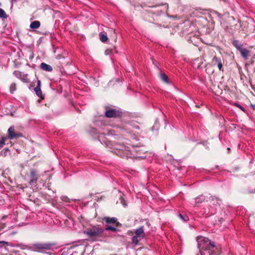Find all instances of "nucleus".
<instances>
[{"instance_id": "obj_1", "label": "nucleus", "mask_w": 255, "mask_h": 255, "mask_svg": "<svg viewBox=\"0 0 255 255\" xmlns=\"http://www.w3.org/2000/svg\"><path fill=\"white\" fill-rule=\"evenodd\" d=\"M198 248L200 250V253L197 255H214L216 250L214 242H211L208 238L202 236H198L196 239Z\"/></svg>"}, {"instance_id": "obj_2", "label": "nucleus", "mask_w": 255, "mask_h": 255, "mask_svg": "<svg viewBox=\"0 0 255 255\" xmlns=\"http://www.w3.org/2000/svg\"><path fill=\"white\" fill-rule=\"evenodd\" d=\"M104 230L99 226H94L84 232V233L89 237L92 240L96 241L98 238L103 236Z\"/></svg>"}, {"instance_id": "obj_3", "label": "nucleus", "mask_w": 255, "mask_h": 255, "mask_svg": "<svg viewBox=\"0 0 255 255\" xmlns=\"http://www.w3.org/2000/svg\"><path fill=\"white\" fill-rule=\"evenodd\" d=\"M210 204L209 205L210 208L205 209L204 213L208 216H210L215 214L216 209L220 206V202L221 200L216 197L211 196L209 198Z\"/></svg>"}, {"instance_id": "obj_4", "label": "nucleus", "mask_w": 255, "mask_h": 255, "mask_svg": "<svg viewBox=\"0 0 255 255\" xmlns=\"http://www.w3.org/2000/svg\"><path fill=\"white\" fill-rule=\"evenodd\" d=\"M55 246V244L54 243H36L33 244L32 248L36 251L43 252L45 251L52 250Z\"/></svg>"}, {"instance_id": "obj_5", "label": "nucleus", "mask_w": 255, "mask_h": 255, "mask_svg": "<svg viewBox=\"0 0 255 255\" xmlns=\"http://www.w3.org/2000/svg\"><path fill=\"white\" fill-rule=\"evenodd\" d=\"M122 114V112L119 110L109 107L105 108V115L107 118H119L121 117Z\"/></svg>"}, {"instance_id": "obj_6", "label": "nucleus", "mask_w": 255, "mask_h": 255, "mask_svg": "<svg viewBox=\"0 0 255 255\" xmlns=\"http://www.w3.org/2000/svg\"><path fill=\"white\" fill-rule=\"evenodd\" d=\"M119 151V155L122 158L128 157L129 156V147L124 144H120L117 145L116 147Z\"/></svg>"}, {"instance_id": "obj_7", "label": "nucleus", "mask_w": 255, "mask_h": 255, "mask_svg": "<svg viewBox=\"0 0 255 255\" xmlns=\"http://www.w3.org/2000/svg\"><path fill=\"white\" fill-rule=\"evenodd\" d=\"M119 151V155L122 158L128 157L129 156V147L124 144H120L117 145L116 147Z\"/></svg>"}, {"instance_id": "obj_8", "label": "nucleus", "mask_w": 255, "mask_h": 255, "mask_svg": "<svg viewBox=\"0 0 255 255\" xmlns=\"http://www.w3.org/2000/svg\"><path fill=\"white\" fill-rule=\"evenodd\" d=\"M20 136H22V134L15 132L14 127L11 126L8 128L7 136V139H13Z\"/></svg>"}, {"instance_id": "obj_9", "label": "nucleus", "mask_w": 255, "mask_h": 255, "mask_svg": "<svg viewBox=\"0 0 255 255\" xmlns=\"http://www.w3.org/2000/svg\"><path fill=\"white\" fill-rule=\"evenodd\" d=\"M30 183L31 184H35L36 183L38 178L39 177L38 171L35 169H31L30 172Z\"/></svg>"}, {"instance_id": "obj_10", "label": "nucleus", "mask_w": 255, "mask_h": 255, "mask_svg": "<svg viewBox=\"0 0 255 255\" xmlns=\"http://www.w3.org/2000/svg\"><path fill=\"white\" fill-rule=\"evenodd\" d=\"M13 74L16 78L20 79L22 81L25 83L29 82V79L27 77V75L22 74L18 71H14Z\"/></svg>"}, {"instance_id": "obj_11", "label": "nucleus", "mask_w": 255, "mask_h": 255, "mask_svg": "<svg viewBox=\"0 0 255 255\" xmlns=\"http://www.w3.org/2000/svg\"><path fill=\"white\" fill-rule=\"evenodd\" d=\"M135 236L140 238H143L145 236L143 227H140L135 231Z\"/></svg>"}, {"instance_id": "obj_12", "label": "nucleus", "mask_w": 255, "mask_h": 255, "mask_svg": "<svg viewBox=\"0 0 255 255\" xmlns=\"http://www.w3.org/2000/svg\"><path fill=\"white\" fill-rule=\"evenodd\" d=\"M194 200L195 201L193 205L194 206H197L199 204L202 203L206 200V197L201 195L195 198Z\"/></svg>"}, {"instance_id": "obj_13", "label": "nucleus", "mask_w": 255, "mask_h": 255, "mask_svg": "<svg viewBox=\"0 0 255 255\" xmlns=\"http://www.w3.org/2000/svg\"><path fill=\"white\" fill-rule=\"evenodd\" d=\"M239 51H240L242 56L245 60H247L248 58V57L249 55V52H250L248 50L243 47Z\"/></svg>"}, {"instance_id": "obj_14", "label": "nucleus", "mask_w": 255, "mask_h": 255, "mask_svg": "<svg viewBox=\"0 0 255 255\" xmlns=\"http://www.w3.org/2000/svg\"><path fill=\"white\" fill-rule=\"evenodd\" d=\"M40 66L41 69L46 71L51 72L53 70L52 67L50 65L45 63H42Z\"/></svg>"}, {"instance_id": "obj_15", "label": "nucleus", "mask_w": 255, "mask_h": 255, "mask_svg": "<svg viewBox=\"0 0 255 255\" xmlns=\"http://www.w3.org/2000/svg\"><path fill=\"white\" fill-rule=\"evenodd\" d=\"M103 220L105 222H106L107 223H108V224L115 223L117 221V218H116L115 217H113V218L105 217L103 219Z\"/></svg>"}, {"instance_id": "obj_16", "label": "nucleus", "mask_w": 255, "mask_h": 255, "mask_svg": "<svg viewBox=\"0 0 255 255\" xmlns=\"http://www.w3.org/2000/svg\"><path fill=\"white\" fill-rule=\"evenodd\" d=\"M233 45L239 50L240 51L243 47V45L239 40H234L232 42Z\"/></svg>"}, {"instance_id": "obj_17", "label": "nucleus", "mask_w": 255, "mask_h": 255, "mask_svg": "<svg viewBox=\"0 0 255 255\" xmlns=\"http://www.w3.org/2000/svg\"><path fill=\"white\" fill-rule=\"evenodd\" d=\"M40 23L39 21H34L30 25V27L32 29H37L39 27Z\"/></svg>"}, {"instance_id": "obj_18", "label": "nucleus", "mask_w": 255, "mask_h": 255, "mask_svg": "<svg viewBox=\"0 0 255 255\" xmlns=\"http://www.w3.org/2000/svg\"><path fill=\"white\" fill-rule=\"evenodd\" d=\"M99 36L100 40L103 42H105L108 40L107 35L104 32H100Z\"/></svg>"}, {"instance_id": "obj_19", "label": "nucleus", "mask_w": 255, "mask_h": 255, "mask_svg": "<svg viewBox=\"0 0 255 255\" xmlns=\"http://www.w3.org/2000/svg\"><path fill=\"white\" fill-rule=\"evenodd\" d=\"M34 91L36 94V95L40 97L41 98L43 99V97H42V93L41 90V88L40 87H35L34 88Z\"/></svg>"}, {"instance_id": "obj_20", "label": "nucleus", "mask_w": 255, "mask_h": 255, "mask_svg": "<svg viewBox=\"0 0 255 255\" xmlns=\"http://www.w3.org/2000/svg\"><path fill=\"white\" fill-rule=\"evenodd\" d=\"M143 238H140L138 237H137L136 236H134L132 238V242L133 244H135V245L137 244L138 242L141 241Z\"/></svg>"}, {"instance_id": "obj_21", "label": "nucleus", "mask_w": 255, "mask_h": 255, "mask_svg": "<svg viewBox=\"0 0 255 255\" xmlns=\"http://www.w3.org/2000/svg\"><path fill=\"white\" fill-rule=\"evenodd\" d=\"M221 61V59L218 58L216 56L214 57L212 61V64L213 66H216L217 65L218 62Z\"/></svg>"}, {"instance_id": "obj_22", "label": "nucleus", "mask_w": 255, "mask_h": 255, "mask_svg": "<svg viewBox=\"0 0 255 255\" xmlns=\"http://www.w3.org/2000/svg\"><path fill=\"white\" fill-rule=\"evenodd\" d=\"M160 78L163 81H164V82H165L166 83H168L169 81H168V77L165 74H164V73L161 74Z\"/></svg>"}, {"instance_id": "obj_23", "label": "nucleus", "mask_w": 255, "mask_h": 255, "mask_svg": "<svg viewBox=\"0 0 255 255\" xmlns=\"http://www.w3.org/2000/svg\"><path fill=\"white\" fill-rule=\"evenodd\" d=\"M7 15L4 10L0 8V18H6Z\"/></svg>"}, {"instance_id": "obj_24", "label": "nucleus", "mask_w": 255, "mask_h": 255, "mask_svg": "<svg viewBox=\"0 0 255 255\" xmlns=\"http://www.w3.org/2000/svg\"><path fill=\"white\" fill-rule=\"evenodd\" d=\"M9 153V150L7 148H5L0 152V155L3 157L6 156Z\"/></svg>"}, {"instance_id": "obj_25", "label": "nucleus", "mask_w": 255, "mask_h": 255, "mask_svg": "<svg viewBox=\"0 0 255 255\" xmlns=\"http://www.w3.org/2000/svg\"><path fill=\"white\" fill-rule=\"evenodd\" d=\"M210 15L212 16H217L219 18H221L222 17V15L221 14H220L218 12L212 10L211 11Z\"/></svg>"}, {"instance_id": "obj_26", "label": "nucleus", "mask_w": 255, "mask_h": 255, "mask_svg": "<svg viewBox=\"0 0 255 255\" xmlns=\"http://www.w3.org/2000/svg\"><path fill=\"white\" fill-rule=\"evenodd\" d=\"M16 84L14 83H12L10 86V92L11 93H13L16 90Z\"/></svg>"}, {"instance_id": "obj_27", "label": "nucleus", "mask_w": 255, "mask_h": 255, "mask_svg": "<svg viewBox=\"0 0 255 255\" xmlns=\"http://www.w3.org/2000/svg\"><path fill=\"white\" fill-rule=\"evenodd\" d=\"M105 230H110L112 232H116L117 231V229L115 227L109 226L105 228Z\"/></svg>"}, {"instance_id": "obj_28", "label": "nucleus", "mask_w": 255, "mask_h": 255, "mask_svg": "<svg viewBox=\"0 0 255 255\" xmlns=\"http://www.w3.org/2000/svg\"><path fill=\"white\" fill-rule=\"evenodd\" d=\"M120 201L121 203L125 207L127 206V204L126 203V201H125V199L123 197H121L120 198Z\"/></svg>"}, {"instance_id": "obj_29", "label": "nucleus", "mask_w": 255, "mask_h": 255, "mask_svg": "<svg viewBox=\"0 0 255 255\" xmlns=\"http://www.w3.org/2000/svg\"><path fill=\"white\" fill-rule=\"evenodd\" d=\"M179 217L182 220H183L184 222L187 221L189 220V218L187 216H183L181 214L179 215Z\"/></svg>"}, {"instance_id": "obj_30", "label": "nucleus", "mask_w": 255, "mask_h": 255, "mask_svg": "<svg viewBox=\"0 0 255 255\" xmlns=\"http://www.w3.org/2000/svg\"><path fill=\"white\" fill-rule=\"evenodd\" d=\"M61 199L63 201H64V202H70V199L69 198L66 196H62L61 197Z\"/></svg>"}, {"instance_id": "obj_31", "label": "nucleus", "mask_w": 255, "mask_h": 255, "mask_svg": "<svg viewBox=\"0 0 255 255\" xmlns=\"http://www.w3.org/2000/svg\"><path fill=\"white\" fill-rule=\"evenodd\" d=\"M6 139H7V137H2L1 139L0 140V147L2 146Z\"/></svg>"}, {"instance_id": "obj_32", "label": "nucleus", "mask_w": 255, "mask_h": 255, "mask_svg": "<svg viewBox=\"0 0 255 255\" xmlns=\"http://www.w3.org/2000/svg\"><path fill=\"white\" fill-rule=\"evenodd\" d=\"M217 66H218V67L220 70H222L223 66H222V63L221 61L220 62H218Z\"/></svg>"}, {"instance_id": "obj_33", "label": "nucleus", "mask_w": 255, "mask_h": 255, "mask_svg": "<svg viewBox=\"0 0 255 255\" xmlns=\"http://www.w3.org/2000/svg\"><path fill=\"white\" fill-rule=\"evenodd\" d=\"M0 244H2V246H4V245L10 246V244L8 242H5V241H0Z\"/></svg>"}, {"instance_id": "obj_34", "label": "nucleus", "mask_w": 255, "mask_h": 255, "mask_svg": "<svg viewBox=\"0 0 255 255\" xmlns=\"http://www.w3.org/2000/svg\"><path fill=\"white\" fill-rule=\"evenodd\" d=\"M5 227L4 223H0V231Z\"/></svg>"}, {"instance_id": "obj_35", "label": "nucleus", "mask_w": 255, "mask_h": 255, "mask_svg": "<svg viewBox=\"0 0 255 255\" xmlns=\"http://www.w3.org/2000/svg\"><path fill=\"white\" fill-rule=\"evenodd\" d=\"M112 50L107 49L105 51V53L106 55L110 54L112 52Z\"/></svg>"}, {"instance_id": "obj_36", "label": "nucleus", "mask_w": 255, "mask_h": 255, "mask_svg": "<svg viewBox=\"0 0 255 255\" xmlns=\"http://www.w3.org/2000/svg\"><path fill=\"white\" fill-rule=\"evenodd\" d=\"M237 106L238 108H239L241 110H242L243 111H244L245 109H244V108L242 106H241L239 104H237Z\"/></svg>"}, {"instance_id": "obj_37", "label": "nucleus", "mask_w": 255, "mask_h": 255, "mask_svg": "<svg viewBox=\"0 0 255 255\" xmlns=\"http://www.w3.org/2000/svg\"><path fill=\"white\" fill-rule=\"evenodd\" d=\"M41 86V82L40 80H38L37 83V86L36 87H40Z\"/></svg>"}, {"instance_id": "obj_38", "label": "nucleus", "mask_w": 255, "mask_h": 255, "mask_svg": "<svg viewBox=\"0 0 255 255\" xmlns=\"http://www.w3.org/2000/svg\"><path fill=\"white\" fill-rule=\"evenodd\" d=\"M252 107L253 108V109H255V105H252Z\"/></svg>"}, {"instance_id": "obj_39", "label": "nucleus", "mask_w": 255, "mask_h": 255, "mask_svg": "<svg viewBox=\"0 0 255 255\" xmlns=\"http://www.w3.org/2000/svg\"><path fill=\"white\" fill-rule=\"evenodd\" d=\"M25 246L22 245V247H21V249H24L25 248Z\"/></svg>"}, {"instance_id": "obj_40", "label": "nucleus", "mask_w": 255, "mask_h": 255, "mask_svg": "<svg viewBox=\"0 0 255 255\" xmlns=\"http://www.w3.org/2000/svg\"><path fill=\"white\" fill-rule=\"evenodd\" d=\"M114 35L116 36V33H115V31L114 32Z\"/></svg>"}, {"instance_id": "obj_41", "label": "nucleus", "mask_w": 255, "mask_h": 255, "mask_svg": "<svg viewBox=\"0 0 255 255\" xmlns=\"http://www.w3.org/2000/svg\"><path fill=\"white\" fill-rule=\"evenodd\" d=\"M1 5V3L0 2V6Z\"/></svg>"}]
</instances>
